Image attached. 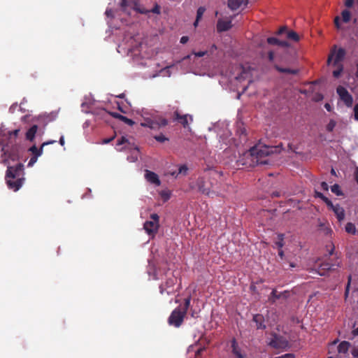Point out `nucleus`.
<instances>
[{
  "label": "nucleus",
  "mask_w": 358,
  "mask_h": 358,
  "mask_svg": "<svg viewBox=\"0 0 358 358\" xmlns=\"http://www.w3.org/2000/svg\"><path fill=\"white\" fill-rule=\"evenodd\" d=\"M18 158H8L3 161L4 164H8L6 173V182L8 187L13 191H17L23 183V165L17 162Z\"/></svg>",
  "instance_id": "nucleus-1"
},
{
  "label": "nucleus",
  "mask_w": 358,
  "mask_h": 358,
  "mask_svg": "<svg viewBox=\"0 0 358 358\" xmlns=\"http://www.w3.org/2000/svg\"><path fill=\"white\" fill-rule=\"evenodd\" d=\"M20 129H15L3 134L1 138L3 143L1 155H14L18 152L20 149Z\"/></svg>",
  "instance_id": "nucleus-2"
},
{
  "label": "nucleus",
  "mask_w": 358,
  "mask_h": 358,
  "mask_svg": "<svg viewBox=\"0 0 358 358\" xmlns=\"http://www.w3.org/2000/svg\"><path fill=\"white\" fill-rule=\"evenodd\" d=\"M280 149L278 147H268L262 143H258L249 150L251 157H264L280 154Z\"/></svg>",
  "instance_id": "nucleus-3"
},
{
  "label": "nucleus",
  "mask_w": 358,
  "mask_h": 358,
  "mask_svg": "<svg viewBox=\"0 0 358 358\" xmlns=\"http://www.w3.org/2000/svg\"><path fill=\"white\" fill-rule=\"evenodd\" d=\"M236 163L238 169L247 170L257 165H266L268 164V161L263 160V158H238Z\"/></svg>",
  "instance_id": "nucleus-4"
},
{
  "label": "nucleus",
  "mask_w": 358,
  "mask_h": 358,
  "mask_svg": "<svg viewBox=\"0 0 358 358\" xmlns=\"http://www.w3.org/2000/svg\"><path fill=\"white\" fill-rule=\"evenodd\" d=\"M345 55L344 49L334 47L331 50L328 56L327 65H338L343 64V61Z\"/></svg>",
  "instance_id": "nucleus-5"
},
{
  "label": "nucleus",
  "mask_w": 358,
  "mask_h": 358,
  "mask_svg": "<svg viewBox=\"0 0 358 358\" xmlns=\"http://www.w3.org/2000/svg\"><path fill=\"white\" fill-rule=\"evenodd\" d=\"M185 315V310H182L181 307H178L171 313L168 322L171 326L179 327L182 324Z\"/></svg>",
  "instance_id": "nucleus-6"
},
{
  "label": "nucleus",
  "mask_w": 358,
  "mask_h": 358,
  "mask_svg": "<svg viewBox=\"0 0 358 358\" xmlns=\"http://www.w3.org/2000/svg\"><path fill=\"white\" fill-rule=\"evenodd\" d=\"M159 217L157 214H152L150 220L146 221L144 224V229L152 237H154L158 231L159 227Z\"/></svg>",
  "instance_id": "nucleus-7"
},
{
  "label": "nucleus",
  "mask_w": 358,
  "mask_h": 358,
  "mask_svg": "<svg viewBox=\"0 0 358 358\" xmlns=\"http://www.w3.org/2000/svg\"><path fill=\"white\" fill-rule=\"evenodd\" d=\"M316 195L317 197L321 198L327 203L330 210L334 212L339 221H341L344 219L345 213L342 207L339 206L338 205H334L328 198L320 192H316Z\"/></svg>",
  "instance_id": "nucleus-8"
},
{
  "label": "nucleus",
  "mask_w": 358,
  "mask_h": 358,
  "mask_svg": "<svg viewBox=\"0 0 358 358\" xmlns=\"http://www.w3.org/2000/svg\"><path fill=\"white\" fill-rule=\"evenodd\" d=\"M336 92L340 99L345 103V106L348 107H351L352 106L353 98L345 87L341 85H338L336 88Z\"/></svg>",
  "instance_id": "nucleus-9"
},
{
  "label": "nucleus",
  "mask_w": 358,
  "mask_h": 358,
  "mask_svg": "<svg viewBox=\"0 0 358 358\" xmlns=\"http://www.w3.org/2000/svg\"><path fill=\"white\" fill-rule=\"evenodd\" d=\"M167 124V121L161 117H156L153 120H147L141 123L143 127H148L151 129H156Z\"/></svg>",
  "instance_id": "nucleus-10"
},
{
  "label": "nucleus",
  "mask_w": 358,
  "mask_h": 358,
  "mask_svg": "<svg viewBox=\"0 0 358 358\" xmlns=\"http://www.w3.org/2000/svg\"><path fill=\"white\" fill-rule=\"evenodd\" d=\"M268 345L275 349L283 350L288 346V343L282 338L274 335L268 341Z\"/></svg>",
  "instance_id": "nucleus-11"
},
{
  "label": "nucleus",
  "mask_w": 358,
  "mask_h": 358,
  "mask_svg": "<svg viewBox=\"0 0 358 358\" xmlns=\"http://www.w3.org/2000/svg\"><path fill=\"white\" fill-rule=\"evenodd\" d=\"M176 282V278L173 277L166 280L164 284H162L160 286V292L163 294L166 292L168 294H172L174 292V285Z\"/></svg>",
  "instance_id": "nucleus-12"
},
{
  "label": "nucleus",
  "mask_w": 358,
  "mask_h": 358,
  "mask_svg": "<svg viewBox=\"0 0 358 358\" xmlns=\"http://www.w3.org/2000/svg\"><path fill=\"white\" fill-rule=\"evenodd\" d=\"M236 71H237V76H235V78L237 80H250L251 76L249 70H245L243 66H237Z\"/></svg>",
  "instance_id": "nucleus-13"
},
{
  "label": "nucleus",
  "mask_w": 358,
  "mask_h": 358,
  "mask_svg": "<svg viewBox=\"0 0 358 358\" xmlns=\"http://www.w3.org/2000/svg\"><path fill=\"white\" fill-rule=\"evenodd\" d=\"M232 27L231 20L220 19L217 23V30L218 32H222L229 30Z\"/></svg>",
  "instance_id": "nucleus-14"
},
{
  "label": "nucleus",
  "mask_w": 358,
  "mask_h": 358,
  "mask_svg": "<svg viewBox=\"0 0 358 358\" xmlns=\"http://www.w3.org/2000/svg\"><path fill=\"white\" fill-rule=\"evenodd\" d=\"M248 0H228V6L233 10H237L242 6H246Z\"/></svg>",
  "instance_id": "nucleus-15"
},
{
  "label": "nucleus",
  "mask_w": 358,
  "mask_h": 358,
  "mask_svg": "<svg viewBox=\"0 0 358 358\" xmlns=\"http://www.w3.org/2000/svg\"><path fill=\"white\" fill-rule=\"evenodd\" d=\"M145 177L148 182L155 184L157 186L160 185V181L158 178L157 175L152 171H146Z\"/></svg>",
  "instance_id": "nucleus-16"
},
{
  "label": "nucleus",
  "mask_w": 358,
  "mask_h": 358,
  "mask_svg": "<svg viewBox=\"0 0 358 358\" xmlns=\"http://www.w3.org/2000/svg\"><path fill=\"white\" fill-rule=\"evenodd\" d=\"M176 119L185 127L188 126L189 121H192L191 116L187 115H180L178 112L175 113Z\"/></svg>",
  "instance_id": "nucleus-17"
},
{
  "label": "nucleus",
  "mask_w": 358,
  "mask_h": 358,
  "mask_svg": "<svg viewBox=\"0 0 358 358\" xmlns=\"http://www.w3.org/2000/svg\"><path fill=\"white\" fill-rule=\"evenodd\" d=\"M253 321L256 323L257 329H264L265 325L264 324V318L262 315L257 314L253 317Z\"/></svg>",
  "instance_id": "nucleus-18"
},
{
  "label": "nucleus",
  "mask_w": 358,
  "mask_h": 358,
  "mask_svg": "<svg viewBox=\"0 0 358 358\" xmlns=\"http://www.w3.org/2000/svg\"><path fill=\"white\" fill-rule=\"evenodd\" d=\"M331 68H333L332 74L334 78H339L343 71V64H338V65H332L330 66Z\"/></svg>",
  "instance_id": "nucleus-19"
},
{
  "label": "nucleus",
  "mask_w": 358,
  "mask_h": 358,
  "mask_svg": "<svg viewBox=\"0 0 358 358\" xmlns=\"http://www.w3.org/2000/svg\"><path fill=\"white\" fill-rule=\"evenodd\" d=\"M38 127L36 125L32 126L26 133V138L29 141H32L37 132Z\"/></svg>",
  "instance_id": "nucleus-20"
},
{
  "label": "nucleus",
  "mask_w": 358,
  "mask_h": 358,
  "mask_svg": "<svg viewBox=\"0 0 358 358\" xmlns=\"http://www.w3.org/2000/svg\"><path fill=\"white\" fill-rule=\"evenodd\" d=\"M274 243L278 249H282L284 245V235L282 234H277L274 238Z\"/></svg>",
  "instance_id": "nucleus-21"
},
{
  "label": "nucleus",
  "mask_w": 358,
  "mask_h": 358,
  "mask_svg": "<svg viewBox=\"0 0 358 358\" xmlns=\"http://www.w3.org/2000/svg\"><path fill=\"white\" fill-rule=\"evenodd\" d=\"M330 268H331V265L329 263H323L320 265V266L317 269V273L320 275H325L326 272L327 271H329Z\"/></svg>",
  "instance_id": "nucleus-22"
},
{
  "label": "nucleus",
  "mask_w": 358,
  "mask_h": 358,
  "mask_svg": "<svg viewBox=\"0 0 358 358\" xmlns=\"http://www.w3.org/2000/svg\"><path fill=\"white\" fill-rule=\"evenodd\" d=\"M350 348V343L347 341L341 342L338 347L339 353H346Z\"/></svg>",
  "instance_id": "nucleus-23"
},
{
  "label": "nucleus",
  "mask_w": 358,
  "mask_h": 358,
  "mask_svg": "<svg viewBox=\"0 0 358 358\" xmlns=\"http://www.w3.org/2000/svg\"><path fill=\"white\" fill-rule=\"evenodd\" d=\"M45 145V143H43L39 149L34 145L29 148V151L34 155V157H38L42 155V148Z\"/></svg>",
  "instance_id": "nucleus-24"
},
{
  "label": "nucleus",
  "mask_w": 358,
  "mask_h": 358,
  "mask_svg": "<svg viewBox=\"0 0 358 358\" xmlns=\"http://www.w3.org/2000/svg\"><path fill=\"white\" fill-rule=\"evenodd\" d=\"M341 17L343 22H349L351 19V13L348 10H344L341 13Z\"/></svg>",
  "instance_id": "nucleus-25"
},
{
  "label": "nucleus",
  "mask_w": 358,
  "mask_h": 358,
  "mask_svg": "<svg viewBox=\"0 0 358 358\" xmlns=\"http://www.w3.org/2000/svg\"><path fill=\"white\" fill-rule=\"evenodd\" d=\"M345 231L349 234H355L356 232V228L354 224L351 222L347 223L345 226Z\"/></svg>",
  "instance_id": "nucleus-26"
},
{
  "label": "nucleus",
  "mask_w": 358,
  "mask_h": 358,
  "mask_svg": "<svg viewBox=\"0 0 358 358\" xmlns=\"http://www.w3.org/2000/svg\"><path fill=\"white\" fill-rule=\"evenodd\" d=\"M198 189L201 192H202L203 193L206 194H208L209 193V190H210L208 187H205L203 179L200 180V182L198 184Z\"/></svg>",
  "instance_id": "nucleus-27"
},
{
  "label": "nucleus",
  "mask_w": 358,
  "mask_h": 358,
  "mask_svg": "<svg viewBox=\"0 0 358 358\" xmlns=\"http://www.w3.org/2000/svg\"><path fill=\"white\" fill-rule=\"evenodd\" d=\"M287 38L294 41H299V35L295 31H289L287 32Z\"/></svg>",
  "instance_id": "nucleus-28"
},
{
  "label": "nucleus",
  "mask_w": 358,
  "mask_h": 358,
  "mask_svg": "<svg viewBox=\"0 0 358 358\" xmlns=\"http://www.w3.org/2000/svg\"><path fill=\"white\" fill-rule=\"evenodd\" d=\"M267 42L272 45H284L285 43L279 41L277 38L271 37L267 39Z\"/></svg>",
  "instance_id": "nucleus-29"
},
{
  "label": "nucleus",
  "mask_w": 358,
  "mask_h": 358,
  "mask_svg": "<svg viewBox=\"0 0 358 358\" xmlns=\"http://www.w3.org/2000/svg\"><path fill=\"white\" fill-rule=\"evenodd\" d=\"M331 192L333 193H334L335 194L338 195V196H341L343 194L341 190V187L338 185H334L331 187Z\"/></svg>",
  "instance_id": "nucleus-30"
},
{
  "label": "nucleus",
  "mask_w": 358,
  "mask_h": 358,
  "mask_svg": "<svg viewBox=\"0 0 358 358\" xmlns=\"http://www.w3.org/2000/svg\"><path fill=\"white\" fill-rule=\"evenodd\" d=\"M160 195L164 201H166L170 198L171 192L169 190H163L160 192Z\"/></svg>",
  "instance_id": "nucleus-31"
},
{
  "label": "nucleus",
  "mask_w": 358,
  "mask_h": 358,
  "mask_svg": "<svg viewBox=\"0 0 358 358\" xmlns=\"http://www.w3.org/2000/svg\"><path fill=\"white\" fill-rule=\"evenodd\" d=\"M205 10H206V9L203 7H199L198 8L197 12H196L197 21H199L201 19Z\"/></svg>",
  "instance_id": "nucleus-32"
},
{
  "label": "nucleus",
  "mask_w": 358,
  "mask_h": 358,
  "mask_svg": "<svg viewBox=\"0 0 358 358\" xmlns=\"http://www.w3.org/2000/svg\"><path fill=\"white\" fill-rule=\"evenodd\" d=\"M115 117H117L118 118H120V120H122V121H124L125 123L129 124V125H132L134 124V122L127 118V117H124V116H122L121 115H114Z\"/></svg>",
  "instance_id": "nucleus-33"
},
{
  "label": "nucleus",
  "mask_w": 358,
  "mask_h": 358,
  "mask_svg": "<svg viewBox=\"0 0 358 358\" xmlns=\"http://www.w3.org/2000/svg\"><path fill=\"white\" fill-rule=\"evenodd\" d=\"M336 122L333 120H330L329 122L327 124V130L328 131H332L334 130V129L336 127Z\"/></svg>",
  "instance_id": "nucleus-34"
},
{
  "label": "nucleus",
  "mask_w": 358,
  "mask_h": 358,
  "mask_svg": "<svg viewBox=\"0 0 358 358\" xmlns=\"http://www.w3.org/2000/svg\"><path fill=\"white\" fill-rule=\"evenodd\" d=\"M190 301H191L190 297L187 298L185 300V306L183 308H182V310H185L186 313H187V311L190 306Z\"/></svg>",
  "instance_id": "nucleus-35"
},
{
  "label": "nucleus",
  "mask_w": 358,
  "mask_h": 358,
  "mask_svg": "<svg viewBox=\"0 0 358 358\" xmlns=\"http://www.w3.org/2000/svg\"><path fill=\"white\" fill-rule=\"evenodd\" d=\"M155 138L160 143H163L168 140V138L163 134H159L158 136H155Z\"/></svg>",
  "instance_id": "nucleus-36"
},
{
  "label": "nucleus",
  "mask_w": 358,
  "mask_h": 358,
  "mask_svg": "<svg viewBox=\"0 0 358 358\" xmlns=\"http://www.w3.org/2000/svg\"><path fill=\"white\" fill-rule=\"evenodd\" d=\"M187 167L185 165L180 166L178 169V173L185 175L187 172Z\"/></svg>",
  "instance_id": "nucleus-37"
},
{
  "label": "nucleus",
  "mask_w": 358,
  "mask_h": 358,
  "mask_svg": "<svg viewBox=\"0 0 358 358\" xmlns=\"http://www.w3.org/2000/svg\"><path fill=\"white\" fill-rule=\"evenodd\" d=\"M334 24H335L336 27L338 29H341V23H340V17L336 16V17L334 18Z\"/></svg>",
  "instance_id": "nucleus-38"
},
{
  "label": "nucleus",
  "mask_w": 358,
  "mask_h": 358,
  "mask_svg": "<svg viewBox=\"0 0 358 358\" xmlns=\"http://www.w3.org/2000/svg\"><path fill=\"white\" fill-rule=\"evenodd\" d=\"M280 297V295L277 294V291L273 289L271 294V299L273 301H275V299H278Z\"/></svg>",
  "instance_id": "nucleus-39"
},
{
  "label": "nucleus",
  "mask_w": 358,
  "mask_h": 358,
  "mask_svg": "<svg viewBox=\"0 0 358 358\" xmlns=\"http://www.w3.org/2000/svg\"><path fill=\"white\" fill-rule=\"evenodd\" d=\"M150 12L159 14L160 13V6L157 4H156L154 8L150 10Z\"/></svg>",
  "instance_id": "nucleus-40"
},
{
  "label": "nucleus",
  "mask_w": 358,
  "mask_h": 358,
  "mask_svg": "<svg viewBox=\"0 0 358 358\" xmlns=\"http://www.w3.org/2000/svg\"><path fill=\"white\" fill-rule=\"evenodd\" d=\"M354 3V0H345V6L350 8L352 6Z\"/></svg>",
  "instance_id": "nucleus-41"
},
{
  "label": "nucleus",
  "mask_w": 358,
  "mask_h": 358,
  "mask_svg": "<svg viewBox=\"0 0 358 358\" xmlns=\"http://www.w3.org/2000/svg\"><path fill=\"white\" fill-rule=\"evenodd\" d=\"M355 118L358 120V104H356L354 108Z\"/></svg>",
  "instance_id": "nucleus-42"
},
{
  "label": "nucleus",
  "mask_w": 358,
  "mask_h": 358,
  "mask_svg": "<svg viewBox=\"0 0 358 358\" xmlns=\"http://www.w3.org/2000/svg\"><path fill=\"white\" fill-rule=\"evenodd\" d=\"M352 354L355 358H358V348H354L352 350Z\"/></svg>",
  "instance_id": "nucleus-43"
},
{
  "label": "nucleus",
  "mask_w": 358,
  "mask_h": 358,
  "mask_svg": "<svg viewBox=\"0 0 358 358\" xmlns=\"http://www.w3.org/2000/svg\"><path fill=\"white\" fill-rule=\"evenodd\" d=\"M206 52H194V54L196 57H201L204 56L206 55Z\"/></svg>",
  "instance_id": "nucleus-44"
},
{
  "label": "nucleus",
  "mask_w": 358,
  "mask_h": 358,
  "mask_svg": "<svg viewBox=\"0 0 358 358\" xmlns=\"http://www.w3.org/2000/svg\"><path fill=\"white\" fill-rule=\"evenodd\" d=\"M321 187L322 189L327 191L328 190V185L325 182H322L321 183Z\"/></svg>",
  "instance_id": "nucleus-45"
},
{
  "label": "nucleus",
  "mask_w": 358,
  "mask_h": 358,
  "mask_svg": "<svg viewBox=\"0 0 358 358\" xmlns=\"http://www.w3.org/2000/svg\"><path fill=\"white\" fill-rule=\"evenodd\" d=\"M204 350V348H198L196 351V358H198V357L200 355V354L201 353L202 351Z\"/></svg>",
  "instance_id": "nucleus-46"
},
{
  "label": "nucleus",
  "mask_w": 358,
  "mask_h": 358,
  "mask_svg": "<svg viewBox=\"0 0 358 358\" xmlns=\"http://www.w3.org/2000/svg\"><path fill=\"white\" fill-rule=\"evenodd\" d=\"M189 38L187 36H182L181 38H180V43H186L187 41H188Z\"/></svg>",
  "instance_id": "nucleus-47"
},
{
  "label": "nucleus",
  "mask_w": 358,
  "mask_h": 358,
  "mask_svg": "<svg viewBox=\"0 0 358 358\" xmlns=\"http://www.w3.org/2000/svg\"><path fill=\"white\" fill-rule=\"evenodd\" d=\"M127 141L124 137H122L120 140H118L117 145H120L124 143Z\"/></svg>",
  "instance_id": "nucleus-48"
},
{
  "label": "nucleus",
  "mask_w": 358,
  "mask_h": 358,
  "mask_svg": "<svg viewBox=\"0 0 358 358\" xmlns=\"http://www.w3.org/2000/svg\"><path fill=\"white\" fill-rule=\"evenodd\" d=\"M278 70H279L280 71H281V72H289V73H294V71H289V70H288V69H278Z\"/></svg>",
  "instance_id": "nucleus-49"
},
{
  "label": "nucleus",
  "mask_w": 358,
  "mask_h": 358,
  "mask_svg": "<svg viewBox=\"0 0 358 358\" xmlns=\"http://www.w3.org/2000/svg\"><path fill=\"white\" fill-rule=\"evenodd\" d=\"M37 158H31V160L29 162V166H31L35 163Z\"/></svg>",
  "instance_id": "nucleus-50"
},
{
  "label": "nucleus",
  "mask_w": 358,
  "mask_h": 358,
  "mask_svg": "<svg viewBox=\"0 0 358 358\" xmlns=\"http://www.w3.org/2000/svg\"><path fill=\"white\" fill-rule=\"evenodd\" d=\"M273 57H274L273 53V52H269V54H268V57H269V59H270L271 61L273 59Z\"/></svg>",
  "instance_id": "nucleus-51"
},
{
  "label": "nucleus",
  "mask_w": 358,
  "mask_h": 358,
  "mask_svg": "<svg viewBox=\"0 0 358 358\" xmlns=\"http://www.w3.org/2000/svg\"><path fill=\"white\" fill-rule=\"evenodd\" d=\"M352 334L354 336L358 335V327L352 331Z\"/></svg>",
  "instance_id": "nucleus-52"
},
{
  "label": "nucleus",
  "mask_w": 358,
  "mask_h": 358,
  "mask_svg": "<svg viewBox=\"0 0 358 358\" xmlns=\"http://www.w3.org/2000/svg\"><path fill=\"white\" fill-rule=\"evenodd\" d=\"M285 30V27H281L279 31H278V34H282L283 33V31Z\"/></svg>",
  "instance_id": "nucleus-53"
},
{
  "label": "nucleus",
  "mask_w": 358,
  "mask_h": 358,
  "mask_svg": "<svg viewBox=\"0 0 358 358\" xmlns=\"http://www.w3.org/2000/svg\"><path fill=\"white\" fill-rule=\"evenodd\" d=\"M113 138H109V139H104L103 140V143H109Z\"/></svg>",
  "instance_id": "nucleus-54"
},
{
  "label": "nucleus",
  "mask_w": 358,
  "mask_h": 358,
  "mask_svg": "<svg viewBox=\"0 0 358 358\" xmlns=\"http://www.w3.org/2000/svg\"><path fill=\"white\" fill-rule=\"evenodd\" d=\"M278 255H279L281 257H282V256H283V252H282V250L281 249H279V250H278Z\"/></svg>",
  "instance_id": "nucleus-55"
},
{
  "label": "nucleus",
  "mask_w": 358,
  "mask_h": 358,
  "mask_svg": "<svg viewBox=\"0 0 358 358\" xmlns=\"http://www.w3.org/2000/svg\"><path fill=\"white\" fill-rule=\"evenodd\" d=\"M199 22V21H197V18H196V20H195V22H194V27H196L198 26Z\"/></svg>",
  "instance_id": "nucleus-56"
},
{
  "label": "nucleus",
  "mask_w": 358,
  "mask_h": 358,
  "mask_svg": "<svg viewBox=\"0 0 358 358\" xmlns=\"http://www.w3.org/2000/svg\"><path fill=\"white\" fill-rule=\"evenodd\" d=\"M140 12H141V13H148L149 11H148V10H140Z\"/></svg>",
  "instance_id": "nucleus-57"
},
{
  "label": "nucleus",
  "mask_w": 358,
  "mask_h": 358,
  "mask_svg": "<svg viewBox=\"0 0 358 358\" xmlns=\"http://www.w3.org/2000/svg\"><path fill=\"white\" fill-rule=\"evenodd\" d=\"M59 141H60V143H61L62 145H64V138H61Z\"/></svg>",
  "instance_id": "nucleus-58"
},
{
  "label": "nucleus",
  "mask_w": 358,
  "mask_h": 358,
  "mask_svg": "<svg viewBox=\"0 0 358 358\" xmlns=\"http://www.w3.org/2000/svg\"><path fill=\"white\" fill-rule=\"evenodd\" d=\"M355 75L358 78V64H357V71Z\"/></svg>",
  "instance_id": "nucleus-59"
},
{
  "label": "nucleus",
  "mask_w": 358,
  "mask_h": 358,
  "mask_svg": "<svg viewBox=\"0 0 358 358\" xmlns=\"http://www.w3.org/2000/svg\"><path fill=\"white\" fill-rule=\"evenodd\" d=\"M325 107L328 110H329L330 106L328 103L325 105Z\"/></svg>",
  "instance_id": "nucleus-60"
},
{
  "label": "nucleus",
  "mask_w": 358,
  "mask_h": 358,
  "mask_svg": "<svg viewBox=\"0 0 358 358\" xmlns=\"http://www.w3.org/2000/svg\"><path fill=\"white\" fill-rule=\"evenodd\" d=\"M194 348V346H190L189 348V351H190L191 350H193Z\"/></svg>",
  "instance_id": "nucleus-61"
},
{
  "label": "nucleus",
  "mask_w": 358,
  "mask_h": 358,
  "mask_svg": "<svg viewBox=\"0 0 358 358\" xmlns=\"http://www.w3.org/2000/svg\"><path fill=\"white\" fill-rule=\"evenodd\" d=\"M331 173H332V174H335V171L334 169L331 170Z\"/></svg>",
  "instance_id": "nucleus-62"
},
{
  "label": "nucleus",
  "mask_w": 358,
  "mask_h": 358,
  "mask_svg": "<svg viewBox=\"0 0 358 358\" xmlns=\"http://www.w3.org/2000/svg\"><path fill=\"white\" fill-rule=\"evenodd\" d=\"M348 292V287H347V289H346V293H345L346 294H347Z\"/></svg>",
  "instance_id": "nucleus-63"
},
{
  "label": "nucleus",
  "mask_w": 358,
  "mask_h": 358,
  "mask_svg": "<svg viewBox=\"0 0 358 358\" xmlns=\"http://www.w3.org/2000/svg\"><path fill=\"white\" fill-rule=\"evenodd\" d=\"M357 3H358V0H357Z\"/></svg>",
  "instance_id": "nucleus-64"
}]
</instances>
